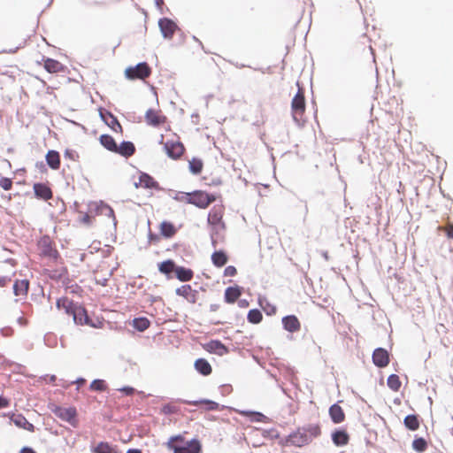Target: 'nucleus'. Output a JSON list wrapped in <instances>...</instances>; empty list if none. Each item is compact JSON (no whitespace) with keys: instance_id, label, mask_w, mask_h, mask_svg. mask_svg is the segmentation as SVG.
I'll return each mask as SVG.
<instances>
[{"instance_id":"20","label":"nucleus","mask_w":453,"mask_h":453,"mask_svg":"<svg viewBox=\"0 0 453 453\" xmlns=\"http://www.w3.org/2000/svg\"><path fill=\"white\" fill-rule=\"evenodd\" d=\"M33 188L37 198L44 201H48L52 198L53 194L48 185L44 183H35L34 184Z\"/></svg>"},{"instance_id":"14","label":"nucleus","mask_w":453,"mask_h":453,"mask_svg":"<svg viewBox=\"0 0 453 453\" xmlns=\"http://www.w3.org/2000/svg\"><path fill=\"white\" fill-rule=\"evenodd\" d=\"M176 294L184 297L190 303H196L197 301L198 291L193 289L190 285H183L178 288Z\"/></svg>"},{"instance_id":"2","label":"nucleus","mask_w":453,"mask_h":453,"mask_svg":"<svg viewBox=\"0 0 453 453\" xmlns=\"http://www.w3.org/2000/svg\"><path fill=\"white\" fill-rule=\"evenodd\" d=\"M321 427L319 424H309L298 427L288 436L287 441L296 447H303L309 444L313 439L320 436Z\"/></svg>"},{"instance_id":"51","label":"nucleus","mask_w":453,"mask_h":453,"mask_svg":"<svg viewBox=\"0 0 453 453\" xmlns=\"http://www.w3.org/2000/svg\"><path fill=\"white\" fill-rule=\"evenodd\" d=\"M121 391L125 392L126 395H133L134 392V389L131 387H125L120 389Z\"/></svg>"},{"instance_id":"45","label":"nucleus","mask_w":453,"mask_h":453,"mask_svg":"<svg viewBox=\"0 0 453 453\" xmlns=\"http://www.w3.org/2000/svg\"><path fill=\"white\" fill-rule=\"evenodd\" d=\"M178 411H179V408L173 403H167L162 407V412L164 414H173V413L178 412Z\"/></svg>"},{"instance_id":"15","label":"nucleus","mask_w":453,"mask_h":453,"mask_svg":"<svg viewBox=\"0 0 453 453\" xmlns=\"http://www.w3.org/2000/svg\"><path fill=\"white\" fill-rule=\"evenodd\" d=\"M372 361L378 367H386L389 364V354L385 349L378 348L372 353Z\"/></svg>"},{"instance_id":"30","label":"nucleus","mask_w":453,"mask_h":453,"mask_svg":"<svg viewBox=\"0 0 453 453\" xmlns=\"http://www.w3.org/2000/svg\"><path fill=\"white\" fill-rule=\"evenodd\" d=\"M196 370L203 376H208L211 373L212 368L206 359L199 358L195 362Z\"/></svg>"},{"instance_id":"7","label":"nucleus","mask_w":453,"mask_h":453,"mask_svg":"<svg viewBox=\"0 0 453 453\" xmlns=\"http://www.w3.org/2000/svg\"><path fill=\"white\" fill-rule=\"evenodd\" d=\"M151 74V68L146 62L139 63L134 66H129L125 70V76L127 79L134 80H145Z\"/></svg>"},{"instance_id":"3","label":"nucleus","mask_w":453,"mask_h":453,"mask_svg":"<svg viewBox=\"0 0 453 453\" xmlns=\"http://www.w3.org/2000/svg\"><path fill=\"white\" fill-rule=\"evenodd\" d=\"M225 207L223 204L214 205L209 211L207 222L211 228V238L214 247L218 243L219 235L226 230V223L223 219Z\"/></svg>"},{"instance_id":"16","label":"nucleus","mask_w":453,"mask_h":453,"mask_svg":"<svg viewBox=\"0 0 453 453\" xmlns=\"http://www.w3.org/2000/svg\"><path fill=\"white\" fill-rule=\"evenodd\" d=\"M134 187L150 188V189H157L159 188L158 182L156 181L150 175L145 173H142L139 176L138 181L134 182Z\"/></svg>"},{"instance_id":"40","label":"nucleus","mask_w":453,"mask_h":453,"mask_svg":"<svg viewBox=\"0 0 453 453\" xmlns=\"http://www.w3.org/2000/svg\"><path fill=\"white\" fill-rule=\"evenodd\" d=\"M412 449L418 453H422L427 449V441L421 437L415 438L412 441Z\"/></svg>"},{"instance_id":"25","label":"nucleus","mask_w":453,"mask_h":453,"mask_svg":"<svg viewBox=\"0 0 453 453\" xmlns=\"http://www.w3.org/2000/svg\"><path fill=\"white\" fill-rule=\"evenodd\" d=\"M332 441L338 447L345 446L349 443V435L345 430H335L332 434Z\"/></svg>"},{"instance_id":"4","label":"nucleus","mask_w":453,"mask_h":453,"mask_svg":"<svg viewBox=\"0 0 453 453\" xmlns=\"http://www.w3.org/2000/svg\"><path fill=\"white\" fill-rule=\"evenodd\" d=\"M175 198L180 202L193 204L200 209L208 208L209 205L217 199L215 195L209 194L203 190H195L190 193H180Z\"/></svg>"},{"instance_id":"18","label":"nucleus","mask_w":453,"mask_h":453,"mask_svg":"<svg viewBox=\"0 0 453 453\" xmlns=\"http://www.w3.org/2000/svg\"><path fill=\"white\" fill-rule=\"evenodd\" d=\"M203 349L210 352L219 356H223L228 352L226 347L218 340H211L203 345Z\"/></svg>"},{"instance_id":"42","label":"nucleus","mask_w":453,"mask_h":453,"mask_svg":"<svg viewBox=\"0 0 453 453\" xmlns=\"http://www.w3.org/2000/svg\"><path fill=\"white\" fill-rule=\"evenodd\" d=\"M191 405L197 406L199 404H205L208 411H216L219 409V403L211 400L194 401L188 403Z\"/></svg>"},{"instance_id":"22","label":"nucleus","mask_w":453,"mask_h":453,"mask_svg":"<svg viewBox=\"0 0 453 453\" xmlns=\"http://www.w3.org/2000/svg\"><path fill=\"white\" fill-rule=\"evenodd\" d=\"M173 453H200L201 444L197 440H192L188 442L187 447L173 446Z\"/></svg>"},{"instance_id":"32","label":"nucleus","mask_w":453,"mask_h":453,"mask_svg":"<svg viewBox=\"0 0 453 453\" xmlns=\"http://www.w3.org/2000/svg\"><path fill=\"white\" fill-rule=\"evenodd\" d=\"M174 273L177 279L180 281H189L193 279L194 276V273L191 269L182 266H177Z\"/></svg>"},{"instance_id":"6","label":"nucleus","mask_w":453,"mask_h":453,"mask_svg":"<svg viewBox=\"0 0 453 453\" xmlns=\"http://www.w3.org/2000/svg\"><path fill=\"white\" fill-rule=\"evenodd\" d=\"M306 110L304 92L299 88L297 93L291 101V113L293 119L298 125H303L305 121L304 113Z\"/></svg>"},{"instance_id":"23","label":"nucleus","mask_w":453,"mask_h":453,"mask_svg":"<svg viewBox=\"0 0 453 453\" xmlns=\"http://www.w3.org/2000/svg\"><path fill=\"white\" fill-rule=\"evenodd\" d=\"M329 416L334 424H340L345 420V413L337 403L333 404L329 408Z\"/></svg>"},{"instance_id":"53","label":"nucleus","mask_w":453,"mask_h":453,"mask_svg":"<svg viewBox=\"0 0 453 453\" xmlns=\"http://www.w3.org/2000/svg\"><path fill=\"white\" fill-rule=\"evenodd\" d=\"M19 453H36L32 448L30 447H23Z\"/></svg>"},{"instance_id":"5","label":"nucleus","mask_w":453,"mask_h":453,"mask_svg":"<svg viewBox=\"0 0 453 453\" xmlns=\"http://www.w3.org/2000/svg\"><path fill=\"white\" fill-rule=\"evenodd\" d=\"M49 409L57 418H58L62 421L67 422L73 427L78 426V412L75 407H63L52 403L49 406Z\"/></svg>"},{"instance_id":"13","label":"nucleus","mask_w":453,"mask_h":453,"mask_svg":"<svg viewBox=\"0 0 453 453\" xmlns=\"http://www.w3.org/2000/svg\"><path fill=\"white\" fill-rule=\"evenodd\" d=\"M4 416L9 417L18 427L23 428L29 432L35 431V426L30 423L22 414L8 413L4 414Z\"/></svg>"},{"instance_id":"34","label":"nucleus","mask_w":453,"mask_h":453,"mask_svg":"<svg viewBox=\"0 0 453 453\" xmlns=\"http://www.w3.org/2000/svg\"><path fill=\"white\" fill-rule=\"evenodd\" d=\"M94 453H119L116 447H112L109 442L101 441L93 449Z\"/></svg>"},{"instance_id":"29","label":"nucleus","mask_w":453,"mask_h":453,"mask_svg":"<svg viewBox=\"0 0 453 453\" xmlns=\"http://www.w3.org/2000/svg\"><path fill=\"white\" fill-rule=\"evenodd\" d=\"M99 142L104 149H106L107 150H109L111 152L115 153L118 144L111 135L102 134L99 137Z\"/></svg>"},{"instance_id":"38","label":"nucleus","mask_w":453,"mask_h":453,"mask_svg":"<svg viewBox=\"0 0 453 453\" xmlns=\"http://www.w3.org/2000/svg\"><path fill=\"white\" fill-rule=\"evenodd\" d=\"M247 319L251 324H258L263 319L262 312L257 309H252L248 312Z\"/></svg>"},{"instance_id":"52","label":"nucleus","mask_w":453,"mask_h":453,"mask_svg":"<svg viewBox=\"0 0 453 453\" xmlns=\"http://www.w3.org/2000/svg\"><path fill=\"white\" fill-rule=\"evenodd\" d=\"M150 241L154 242L155 244H157L160 241V238L157 234H150Z\"/></svg>"},{"instance_id":"27","label":"nucleus","mask_w":453,"mask_h":453,"mask_svg":"<svg viewBox=\"0 0 453 453\" xmlns=\"http://www.w3.org/2000/svg\"><path fill=\"white\" fill-rule=\"evenodd\" d=\"M159 231H160V234L162 236L169 239V238L173 237L176 234L177 228L172 222L163 221L159 225Z\"/></svg>"},{"instance_id":"1","label":"nucleus","mask_w":453,"mask_h":453,"mask_svg":"<svg viewBox=\"0 0 453 453\" xmlns=\"http://www.w3.org/2000/svg\"><path fill=\"white\" fill-rule=\"evenodd\" d=\"M57 307L58 310H64L66 314L72 316L74 323L77 325L95 326L88 316L86 309L67 297L58 299Z\"/></svg>"},{"instance_id":"24","label":"nucleus","mask_w":453,"mask_h":453,"mask_svg":"<svg viewBox=\"0 0 453 453\" xmlns=\"http://www.w3.org/2000/svg\"><path fill=\"white\" fill-rule=\"evenodd\" d=\"M134 152L135 147L132 142H122L119 145L117 146V150L115 151L116 154L125 157L133 156Z\"/></svg>"},{"instance_id":"50","label":"nucleus","mask_w":453,"mask_h":453,"mask_svg":"<svg viewBox=\"0 0 453 453\" xmlns=\"http://www.w3.org/2000/svg\"><path fill=\"white\" fill-rule=\"evenodd\" d=\"M9 405H10V401L7 398L0 395V408H6Z\"/></svg>"},{"instance_id":"46","label":"nucleus","mask_w":453,"mask_h":453,"mask_svg":"<svg viewBox=\"0 0 453 453\" xmlns=\"http://www.w3.org/2000/svg\"><path fill=\"white\" fill-rule=\"evenodd\" d=\"M0 187L4 190H10L12 188V180L3 177L0 179Z\"/></svg>"},{"instance_id":"54","label":"nucleus","mask_w":453,"mask_h":453,"mask_svg":"<svg viewBox=\"0 0 453 453\" xmlns=\"http://www.w3.org/2000/svg\"><path fill=\"white\" fill-rule=\"evenodd\" d=\"M127 453H142V451L140 449H128L127 451Z\"/></svg>"},{"instance_id":"41","label":"nucleus","mask_w":453,"mask_h":453,"mask_svg":"<svg viewBox=\"0 0 453 453\" xmlns=\"http://www.w3.org/2000/svg\"><path fill=\"white\" fill-rule=\"evenodd\" d=\"M106 124L115 133L123 134L122 126L113 115H110V119L106 121Z\"/></svg>"},{"instance_id":"39","label":"nucleus","mask_w":453,"mask_h":453,"mask_svg":"<svg viewBox=\"0 0 453 453\" xmlns=\"http://www.w3.org/2000/svg\"><path fill=\"white\" fill-rule=\"evenodd\" d=\"M150 325V320L147 318H137L133 321V326L135 329L140 332L146 330Z\"/></svg>"},{"instance_id":"56","label":"nucleus","mask_w":453,"mask_h":453,"mask_svg":"<svg viewBox=\"0 0 453 453\" xmlns=\"http://www.w3.org/2000/svg\"><path fill=\"white\" fill-rule=\"evenodd\" d=\"M56 379H57V378H56V376H55V375H51V376L50 377V382H55Z\"/></svg>"},{"instance_id":"36","label":"nucleus","mask_w":453,"mask_h":453,"mask_svg":"<svg viewBox=\"0 0 453 453\" xmlns=\"http://www.w3.org/2000/svg\"><path fill=\"white\" fill-rule=\"evenodd\" d=\"M188 168L193 174H200L203 168V163L202 159L193 157L188 161Z\"/></svg>"},{"instance_id":"48","label":"nucleus","mask_w":453,"mask_h":453,"mask_svg":"<svg viewBox=\"0 0 453 453\" xmlns=\"http://www.w3.org/2000/svg\"><path fill=\"white\" fill-rule=\"evenodd\" d=\"M237 273V270L234 266L233 265H228L225 268L224 270V275L225 276H234L235 274Z\"/></svg>"},{"instance_id":"44","label":"nucleus","mask_w":453,"mask_h":453,"mask_svg":"<svg viewBox=\"0 0 453 453\" xmlns=\"http://www.w3.org/2000/svg\"><path fill=\"white\" fill-rule=\"evenodd\" d=\"M439 231L446 234L447 237L453 240V223L448 222L444 226H439Z\"/></svg>"},{"instance_id":"21","label":"nucleus","mask_w":453,"mask_h":453,"mask_svg":"<svg viewBox=\"0 0 453 453\" xmlns=\"http://www.w3.org/2000/svg\"><path fill=\"white\" fill-rule=\"evenodd\" d=\"M282 324L284 329L290 333H296L301 329V323L295 315L284 317L282 319Z\"/></svg>"},{"instance_id":"8","label":"nucleus","mask_w":453,"mask_h":453,"mask_svg":"<svg viewBox=\"0 0 453 453\" xmlns=\"http://www.w3.org/2000/svg\"><path fill=\"white\" fill-rule=\"evenodd\" d=\"M161 143L164 144L165 153L172 159L177 160L180 158L185 152V147L180 141H167L163 142L162 139Z\"/></svg>"},{"instance_id":"31","label":"nucleus","mask_w":453,"mask_h":453,"mask_svg":"<svg viewBox=\"0 0 453 453\" xmlns=\"http://www.w3.org/2000/svg\"><path fill=\"white\" fill-rule=\"evenodd\" d=\"M403 424L411 431H416L420 426V419L418 415L411 414L404 418Z\"/></svg>"},{"instance_id":"17","label":"nucleus","mask_w":453,"mask_h":453,"mask_svg":"<svg viewBox=\"0 0 453 453\" xmlns=\"http://www.w3.org/2000/svg\"><path fill=\"white\" fill-rule=\"evenodd\" d=\"M29 289V280L27 279H18L13 284V293L20 299L27 296Z\"/></svg>"},{"instance_id":"35","label":"nucleus","mask_w":453,"mask_h":453,"mask_svg":"<svg viewBox=\"0 0 453 453\" xmlns=\"http://www.w3.org/2000/svg\"><path fill=\"white\" fill-rule=\"evenodd\" d=\"M176 267L177 266L175 265V263L171 259L163 261L160 264H158L159 272L166 275L170 274L173 272H175Z\"/></svg>"},{"instance_id":"10","label":"nucleus","mask_w":453,"mask_h":453,"mask_svg":"<svg viewBox=\"0 0 453 453\" xmlns=\"http://www.w3.org/2000/svg\"><path fill=\"white\" fill-rule=\"evenodd\" d=\"M38 247L41 253L45 257L54 260L59 257L58 251L54 248L52 241L49 236L42 237L38 242Z\"/></svg>"},{"instance_id":"37","label":"nucleus","mask_w":453,"mask_h":453,"mask_svg":"<svg viewBox=\"0 0 453 453\" xmlns=\"http://www.w3.org/2000/svg\"><path fill=\"white\" fill-rule=\"evenodd\" d=\"M387 384H388V388L395 392H397L402 386L400 378L396 374L389 375L388 378V380H387Z\"/></svg>"},{"instance_id":"11","label":"nucleus","mask_w":453,"mask_h":453,"mask_svg":"<svg viewBox=\"0 0 453 453\" xmlns=\"http://www.w3.org/2000/svg\"><path fill=\"white\" fill-rule=\"evenodd\" d=\"M145 120L150 126L159 127L166 123L167 118L162 114L161 111L150 109L146 111Z\"/></svg>"},{"instance_id":"49","label":"nucleus","mask_w":453,"mask_h":453,"mask_svg":"<svg viewBox=\"0 0 453 453\" xmlns=\"http://www.w3.org/2000/svg\"><path fill=\"white\" fill-rule=\"evenodd\" d=\"M64 156L65 158H69L73 161H75L76 158L78 157L77 153L73 150H66L64 153Z\"/></svg>"},{"instance_id":"43","label":"nucleus","mask_w":453,"mask_h":453,"mask_svg":"<svg viewBox=\"0 0 453 453\" xmlns=\"http://www.w3.org/2000/svg\"><path fill=\"white\" fill-rule=\"evenodd\" d=\"M107 388V386L103 380H95L90 384V389L93 391H105Z\"/></svg>"},{"instance_id":"9","label":"nucleus","mask_w":453,"mask_h":453,"mask_svg":"<svg viewBox=\"0 0 453 453\" xmlns=\"http://www.w3.org/2000/svg\"><path fill=\"white\" fill-rule=\"evenodd\" d=\"M15 263L12 260H7L0 263V286L4 287L11 282L12 277L15 275Z\"/></svg>"},{"instance_id":"33","label":"nucleus","mask_w":453,"mask_h":453,"mask_svg":"<svg viewBox=\"0 0 453 453\" xmlns=\"http://www.w3.org/2000/svg\"><path fill=\"white\" fill-rule=\"evenodd\" d=\"M228 257L226 254L222 251H215L211 255L212 264L217 267H222L227 263Z\"/></svg>"},{"instance_id":"47","label":"nucleus","mask_w":453,"mask_h":453,"mask_svg":"<svg viewBox=\"0 0 453 453\" xmlns=\"http://www.w3.org/2000/svg\"><path fill=\"white\" fill-rule=\"evenodd\" d=\"M94 220V217L90 216L89 214L88 213H84L81 219H80V221L82 223V224H85V225H91L92 222Z\"/></svg>"},{"instance_id":"12","label":"nucleus","mask_w":453,"mask_h":453,"mask_svg":"<svg viewBox=\"0 0 453 453\" xmlns=\"http://www.w3.org/2000/svg\"><path fill=\"white\" fill-rule=\"evenodd\" d=\"M158 26L163 36L166 39H172L178 29L176 23L168 18L159 19Z\"/></svg>"},{"instance_id":"55","label":"nucleus","mask_w":453,"mask_h":453,"mask_svg":"<svg viewBox=\"0 0 453 453\" xmlns=\"http://www.w3.org/2000/svg\"><path fill=\"white\" fill-rule=\"evenodd\" d=\"M85 380L84 379H79L77 380L75 382L78 383V384H84L85 383Z\"/></svg>"},{"instance_id":"19","label":"nucleus","mask_w":453,"mask_h":453,"mask_svg":"<svg viewBox=\"0 0 453 453\" xmlns=\"http://www.w3.org/2000/svg\"><path fill=\"white\" fill-rule=\"evenodd\" d=\"M43 66L44 69L50 73H64L65 71V66L62 63L50 58L43 59Z\"/></svg>"},{"instance_id":"26","label":"nucleus","mask_w":453,"mask_h":453,"mask_svg":"<svg viewBox=\"0 0 453 453\" xmlns=\"http://www.w3.org/2000/svg\"><path fill=\"white\" fill-rule=\"evenodd\" d=\"M242 296V289L239 286L228 287L225 290V302L234 303Z\"/></svg>"},{"instance_id":"28","label":"nucleus","mask_w":453,"mask_h":453,"mask_svg":"<svg viewBox=\"0 0 453 453\" xmlns=\"http://www.w3.org/2000/svg\"><path fill=\"white\" fill-rule=\"evenodd\" d=\"M48 165L53 170H58L60 167V155L56 150H49L45 157Z\"/></svg>"}]
</instances>
